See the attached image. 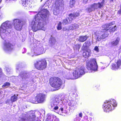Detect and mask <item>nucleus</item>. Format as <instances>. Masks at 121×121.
Here are the masks:
<instances>
[{
  "label": "nucleus",
  "instance_id": "nucleus-29",
  "mask_svg": "<svg viewBox=\"0 0 121 121\" xmlns=\"http://www.w3.org/2000/svg\"><path fill=\"white\" fill-rule=\"evenodd\" d=\"M75 3V0H70L69 3L70 6L71 8L72 7Z\"/></svg>",
  "mask_w": 121,
  "mask_h": 121
},
{
  "label": "nucleus",
  "instance_id": "nucleus-22",
  "mask_svg": "<svg viewBox=\"0 0 121 121\" xmlns=\"http://www.w3.org/2000/svg\"><path fill=\"white\" fill-rule=\"evenodd\" d=\"M91 54V50L89 49H87L83 52V56L85 58H86L88 57Z\"/></svg>",
  "mask_w": 121,
  "mask_h": 121
},
{
  "label": "nucleus",
  "instance_id": "nucleus-35",
  "mask_svg": "<svg viewBox=\"0 0 121 121\" xmlns=\"http://www.w3.org/2000/svg\"><path fill=\"white\" fill-rule=\"evenodd\" d=\"M5 69L7 72L9 73V72H10V68H6Z\"/></svg>",
  "mask_w": 121,
  "mask_h": 121
},
{
  "label": "nucleus",
  "instance_id": "nucleus-31",
  "mask_svg": "<svg viewBox=\"0 0 121 121\" xmlns=\"http://www.w3.org/2000/svg\"><path fill=\"white\" fill-rule=\"evenodd\" d=\"M59 114H61L63 112V108H61L59 109V111L58 112H57Z\"/></svg>",
  "mask_w": 121,
  "mask_h": 121
},
{
  "label": "nucleus",
  "instance_id": "nucleus-5",
  "mask_svg": "<svg viewBox=\"0 0 121 121\" xmlns=\"http://www.w3.org/2000/svg\"><path fill=\"white\" fill-rule=\"evenodd\" d=\"M85 68L83 66L77 67L73 73V77L70 72H68L65 78L68 79L77 78L85 74Z\"/></svg>",
  "mask_w": 121,
  "mask_h": 121
},
{
  "label": "nucleus",
  "instance_id": "nucleus-2",
  "mask_svg": "<svg viewBox=\"0 0 121 121\" xmlns=\"http://www.w3.org/2000/svg\"><path fill=\"white\" fill-rule=\"evenodd\" d=\"M49 14V12L47 10L43 9L36 15L31 25L33 31L39 30H45L44 26L48 20Z\"/></svg>",
  "mask_w": 121,
  "mask_h": 121
},
{
  "label": "nucleus",
  "instance_id": "nucleus-12",
  "mask_svg": "<svg viewBox=\"0 0 121 121\" xmlns=\"http://www.w3.org/2000/svg\"><path fill=\"white\" fill-rule=\"evenodd\" d=\"M108 31L104 28L102 31H99L97 33L96 35V40L100 41L101 39L106 38L108 37Z\"/></svg>",
  "mask_w": 121,
  "mask_h": 121
},
{
  "label": "nucleus",
  "instance_id": "nucleus-14",
  "mask_svg": "<svg viewBox=\"0 0 121 121\" xmlns=\"http://www.w3.org/2000/svg\"><path fill=\"white\" fill-rule=\"evenodd\" d=\"M79 14L78 12L73 14L71 13L69 14V17L68 18L63 20V24L64 25H66L68 24L69 22L70 23L72 20L75 19L76 17L79 16Z\"/></svg>",
  "mask_w": 121,
  "mask_h": 121
},
{
  "label": "nucleus",
  "instance_id": "nucleus-3",
  "mask_svg": "<svg viewBox=\"0 0 121 121\" xmlns=\"http://www.w3.org/2000/svg\"><path fill=\"white\" fill-rule=\"evenodd\" d=\"M68 98V95L64 94L56 96L49 106V108L52 111L56 112L59 108V106L61 107V104L65 106L68 104L69 106L72 105L70 108L74 110L75 106L73 104L72 105L73 101H69Z\"/></svg>",
  "mask_w": 121,
  "mask_h": 121
},
{
  "label": "nucleus",
  "instance_id": "nucleus-38",
  "mask_svg": "<svg viewBox=\"0 0 121 121\" xmlns=\"http://www.w3.org/2000/svg\"><path fill=\"white\" fill-rule=\"evenodd\" d=\"M118 13L119 14H120L121 13V5L120 9V10L118 11Z\"/></svg>",
  "mask_w": 121,
  "mask_h": 121
},
{
  "label": "nucleus",
  "instance_id": "nucleus-30",
  "mask_svg": "<svg viewBox=\"0 0 121 121\" xmlns=\"http://www.w3.org/2000/svg\"><path fill=\"white\" fill-rule=\"evenodd\" d=\"M10 85V83L8 82H7L4 84L3 85V87H7L8 86H9Z\"/></svg>",
  "mask_w": 121,
  "mask_h": 121
},
{
  "label": "nucleus",
  "instance_id": "nucleus-27",
  "mask_svg": "<svg viewBox=\"0 0 121 121\" xmlns=\"http://www.w3.org/2000/svg\"><path fill=\"white\" fill-rule=\"evenodd\" d=\"M29 2V0H22V4L24 7L28 6L27 3Z\"/></svg>",
  "mask_w": 121,
  "mask_h": 121
},
{
  "label": "nucleus",
  "instance_id": "nucleus-18",
  "mask_svg": "<svg viewBox=\"0 0 121 121\" xmlns=\"http://www.w3.org/2000/svg\"><path fill=\"white\" fill-rule=\"evenodd\" d=\"M29 73L27 72H24L21 73L18 76V77L21 80L23 81L28 80L30 78Z\"/></svg>",
  "mask_w": 121,
  "mask_h": 121
},
{
  "label": "nucleus",
  "instance_id": "nucleus-43",
  "mask_svg": "<svg viewBox=\"0 0 121 121\" xmlns=\"http://www.w3.org/2000/svg\"><path fill=\"white\" fill-rule=\"evenodd\" d=\"M8 0H6V2H7V1H8Z\"/></svg>",
  "mask_w": 121,
  "mask_h": 121
},
{
  "label": "nucleus",
  "instance_id": "nucleus-36",
  "mask_svg": "<svg viewBox=\"0 0 121 121\" xmlns=\"http://www.w3.org/2000/svg\"><path fill=\"white\" fill-rule=\"evenodd\" d=\"M52 43H54L56 41L55 39L54 38H52Z\"/></svg>",
  "mask_w": 121,
  "mask_h": 121
},
{
  "label": "nucleus",
  "instance_id": "nucleus-23",
  "mask_svg": "<svg viewBox=\"0 0 121 121\" xmlns=\"http://www.w3.org/2000/svg\"><path fill=\"white\" fill-rule=\"evenodd\" d=\"M120 40L119 38H117L115 40L111 42L112 45L113 46H117Z\"/></svg>",
  "mask_w": 121,
  "mask_h": 121
},
{
  "label": "nucleus",
  "instance_id": "nucleus-9",
  "mask_svg": "<svg viewBox=\"0 0 121 121\" xmlns=\"http://www.w3.org/2000/svg\"><path fill=\"white\" fill-rule=\"evenodd\" d=\"M46 97V95L43 93L38 94L35 98L33 99L31 102L34 104L42 103L45 100Z\"/></svg>",
  "mask_w": 121,
  "mask_h": 121
},
{
  "label": "nucleus",
  "instance_id": "nucleus-1",
  "mask_svg": "<svg viewBox=\"0 0 121 121\" xmlns=\"http://www.w3.org/2000/svg\"><path fill=\"white\" fill-rule=\"evenodd\" d=\"M12 27L10 22L7 21L3 23L0 26V35L3 40V48L6 52L9 53L13 50V46L10 43V37L7 36L9 29Z\"/></svg>",
  "mask_w": 121,
  "mask_h": 121
},
{
  "label": "nucleus",
  "instance_id": "nucleus-20",
  "mask_svg": "<svg viewBox=\"0 0 121 121\" xmlns=\"http://www.w3.org/2000/svg\"><path fill=\"white\" fill-rule=\"evenodd\" d=\"M121 68V60H118L116 62L113 63L112 65V70H116Z\"/></svg>",
  "mask_w": 121,
  "mask_h": 121
},
{
  "label": "nucleus",
  "instance_id": "nucleus-45",
  "mask_svg": "<svg viewBox=\"0 0 121 121\" xmlns=\"http://www.w3.org/2000/svg\"><path fill=\"white\" fill-rule=\"evenodd\" d=\"M1 0H0V3H1Z\"/></svg>",
  "mask_w": 121,
  "mask_h": 121
},
{
  "label": "nucleus",
  "instance_id": "nucleus-46",
  "mask_svg": "<svg viewBox=\"0 0 121 121\" xmlns=\"http://www.w3.org/2000/svg\"><path fill=\"white\" fill-rule=\"evenodd\" d=\"M6 103H7V101H6Z\"/></svg>",
  "mask_w": 121,
  "mask_h": 121
},
{
  "label": "nucleus",
  "instance_id": "nucleus-13",
  "mask_svg": "<svg viewBox=\"0 0 121 121\" xmlns=\"http://www.w3.org/2000/svg\"><path fill=\"white\" fill-rule=\"evenodd\" d=\"M58 0H56L55 3L56 5L55 8L53 11V12L54 14L57 15L60 13L63 9V6L64 4L62 3V2L61 1L62 3L61 4H58Z\"/></svg>",
  "mask_w": 121,
  "mask_h": 121
},
{
  "label": "nucleus",
  "instance_id": "nucleus-41",
  "mask_svg": "<svg viewBox=\"0 0 121 121\" xmlns=\"http://www.w3.org/2000/svg\"><path fill=\"white\" fill-rule=\"evenodd\" d=\"M105 68V67L104 66V67H101V69H104Z\"/></svg>",
  "mask_w": 121,
  "mask_h": 121
},
{
  "label": "nucleus",
  "instance_id": "nucleus-25",
  "mask_svg": "<svg viewBox=\"0 0 121 121\" xmlns=\"http://www.w3.org/2000/svg\"><path fill=\"white\" fill-rule=\"evenodd\" d=\"M78 116H77L76 117L73 119V121H80L81 119L79 117H82V113H79V114Z\"/></svg>",
  "mask_w": 121,
  "mask_h": 121
},
{
  "label": "nucleus",
  "instance_id": "nucleus-40",
  "mask_svg": "<svg viewBox=\"0 0 121 121\" xmlns=\"http://www.w3.org/2000/svg\"><path fill=\"white\" fill-rule=\"evenodd\" d=\"M84 1H85L84 2V1L83 2V3H84V4H86V2H87V1L86 0H83Z\"/></svg>",
  "mask_w": 121,
  "mask_h": 121
},
{
  "label": "nucleus",
  "instance_id": "nucleus-47",
  "mask_svg": "<svg viewBox=\"0 0 121 121\" xmlns=\"http://www.w3.org/2000/svg\"><path fill=\"white\" fill-rule=\"evenodd\" d=\"M86 117L87 118H88L87 117Z\"/></svg>",
  "mask_w": 121,
  "mask_h": 121
},
{
  "label": "nucleus",
  "instance_id": "nucleus-42",
  "mask_svg": "<svg viewBox=\"0 0 121 121\" xmlns=\"http://www.w3.org/2000/svg\"><path fill=\"white\" fill-rule=\"evenodd\" d=\"M16 69H17V70H19V69L17 68V66H16Z\"/></svg>",
  "mask_w": 121,
  "mask_h": 121
},
{
  "label": "nucleus",
  "instance_id": "nucleus-8",
  "mask_svg": "<svg viewBox=\"0 0 121 121\" xmlns=\"http://www.w3.org/2000/svg\"><path fill=\"white\" fill-rule=\"evenodd\" d=\"M50 83L52 87L58 90L60 88V87L62 84V80L57 77L51 78L49 80Z\"/></svg>",
  "mask_w": 121,
  "mask_h": 121
},
{
  "label": "nucleus",
  "instance_id": "nucleus-21",
  "mask_svg": "<svg viewBox=\"0 0 121 121\" xmlns=\"http://www.w3.org/2000/svg\"><path fill=\"white\" fill-rule=\"evenodd\" d=\"M79 27L78 24L74 23L71 24L69 27V30H75L77 29Z\"/></svg>",
  "mask_w": 121,
  "mask_h": 121
},
{
  "label": "nucleus",
  "instance_id": "nucleus-24",
  "mask_svg": "<svg viewBox=\"0 0 121 121\" xmlns=\"http://www.w3.org/2000/svg\"><path fill=\"white\" fill-rule=\"evenodd\" d=\"M17 95H14L11 97L10 101L12 102H13L16 101L17 99Z\"/></svg>",
  "mask_w": 121,
  "mask_h": 121
},
{
  "label": "nucleus",
  "instance_id": "nucleus-19",
  "mask_svg": "<svg viewBox=\"0 0 121 121\" xmlns=\"http://www.w3.org/2000/svg\"><path fill=\"white\" fill-rule=\"evenodd\" d=\"M46 121H60L59 118L53 114H48Z\"/></svg>",
  "mask_w": 121,
  "mask_h": 121
},
{
  "label": "nucleus",
  "instance_id": "nucleus-37",
  "mask_svg": "<svg viewBox=\"0 0 121 121\" xmlns=\"http://www.w3.org/2000/svg\"><path fill=\"white\" fill-rule=\"evenodd\" d=\"M2 73V69L0 68V77L1 76Z\"/></svg>",
  "mask_w": 121,
  "mask_h": 121
},
{
  "label": "nucleus",
  "instance_id": "nucleus-39",
  "mask_svg": "<svg viewBox=\"0 0 121 121\" xmlns=\"http://www.w3.org/2000/svg\"><path fill=\"white\" fill-rule=\"evenodd\" d=\"M68 28H69L67 29L66 27H64L63 28V30L64 31H65L66 30H67L68 29L69 30Z\"/></svg>",
  "mask_w": 121,
  "mask_h": 121
},
{
  "label": "nucleus",
  "instance_id": "nucleus-33",
  "mask_svg": "<svg viewBox=\"0 0 121 121\" xmlns=\"http://www.w3.org/2000/svg\"><path fill=\"white\" fill-rule=\"evenodd\" d=\"M94 50L97 52H98L99 51V49L98 47L96 46H95L94 48Z\"/></svg>",
  "mask_w": 121,
  "mask_h": 121
},
{
  "label": "nucleus",
  "instance_id": "nucleus-44",
  "mask_svg": "<svg viewBox=\"0 0 121 121\" xmlns=\"http://www.w3.org/2000/svg\"><path fill=\"white\" fill-rule=\"evenodd\" d=\"M22 41H24V40H23V39H22Z\"/></svg>",
  "mask_w": 121,
  "mask_h": 121
},
{
  "label": "nucleus",
  "instance_id": "nucleus-7",
  "mask_svg": "<svg viewBox=\"0 0 121 121\" xmlns=\"http://www.w3.org/2000/svg\"><path fill=\"white\" fill-rule=\"evenodd\" d=\"M87 69L91 72H94L97 70L98 66L95 59H91L86 63Z\"/></svg>",
  "mask_w": 121,
  "mask_h": 121
},
{
  "label": "nucleus",
  "instance_id": "nucleus-17",
  "mask_svg": "<svg viewBox=\"0 0 121 121\" xmlns=\"http://www.w3.org/2000/svg\"><path fill=\"white\" fill-rule=\"evenodd\" d=\"M104 1V0H103ZM104 1L101 3H98L96 4H94L91 5L90 7H89L88 9V11L90 12L94 10L95 9H98L99 8H101L103 5V3H104Z\"/></svg>",
  "mask_w": 121,
  "mask_h": 121
},
{
  "label": "nucleus",
  "instance_id": "nucleus-28",
  "mask_svg": "<svg viewBox=\"0 0 121 121\" xmlns=\"http://www.w3.org/2000/svg\"><path fill=\"white\" fill-rule=\"evenodd\" d=\"M62 23L60 22H59L58 23V26L57 27V30H60L62 29L61 26Z\"/></svg>",
  "mask_w": 121,
  "mask_h": 121
},
{
  "label": "nucleus",
  "instance_id": "nucleus-16",
  "mask_svg": "<svg viewBox=\"0 0 121 121\" xmlns=\"http://www.w3.org/2000/svg\"><path fill=\"white\" fill-rule=\"evenodd\" d=\"M115 24L114 22H113L110 23L109 24H106L105 25L103 26V27L106 30V31H107L109 29L110 32L112 33L114 32L117 29V27L116 26L114 27H111L110 26L113 25Z\"/></svg>",
  "mask_w": 121,
  "mask_h": 121
},
{
  "label": "nucleus",
  "instance_id": "nucleus-6",
  "mask_svg": "<svg viewBox=\"0 0 121 121\" xmlns=\"http://www.w3.org/2000/svg\"><path fill=\"white\" fill-rule=\"evenodd\" d=\"M117 105L116 101L111 99L105 102L103 105V108L104 112H109L113 110Z\"/></svg>",
  "mask_w": 121,
  "mask_h": 121
},
{
  "label": "nucleus",
  "instance_id": "nucleus-32",
  "mask_svg": "<svg viewBox=\"0 0 121 121\" xmlns=\"http://www.w3.org/2000/svg\"><path fill=\"white\" fill-rule=\"evenodd\" d=\"M86 42L84 43L83 45V46H82V48H84V49H86V48L88 47L87 46V45L86 44Z\"/></svg>",
  "mask_w": 121,
  "mask_h": 121
},
{
  "label": "nucleus",
  "instance_id": "nucleus-48",
  "mask_svg": "<svg viewBox=\"0 0 121 121\" xmlns=\"http://www.w3.org/2000/svg\"><path fill=\"white\" fill-rule=\"evenodd\" d=\"M78 47H79V46H78Z\"/></svg>",
  "mask_w": 121,
  "mask_h": 121
},
{
  "label": "nucleus",
  "instance_id": "nucleus-11",
  "mask_svg": "<svg viewBox=\"0 0 121 121\" xmlns=\"http://www.w3.org/2000/svg\"><path fill=\"white\" fill-rule=\"evenodd\" d=\"M44 52L43 48L40 45H37L34 47L32 50L31 53H30V55L33 57L34 55H39Z\"/></svg>",
  "mask_w": 121,
  "mask_h": 121
},
{
  "label": "nucleus",
  "instance_id": "nucleus-26",
  "mask_svg": "<svg viewBox=\"0 0 121 121\" xmlns=\"http://www.w3.org/2000/svg\"><path fill=\"white\" fill-rule=\"evenodd\" d=\"M88 38L86 35L85 36H82L79 37V41L80 42H83L86 40Z\"/></svg>",
  "mask_w": 121,
  "mask_h": 121
},
{
  "label": "nucleus",
  "instance_id": "nucleus-15",
  "mask_svg": "<svg viewBox=\"0 0 121 121\" xmlns=\"http://www.w3.org/2000/svg\"><path fill=\"white\" fill-rule=\"evenodd\" d=\"M35 67L39 70H43L46 67V62L45 60L39 61L35 65Z\"/></svg>",
  "mask_w": 121,
  "mask_h": 121
},
{
  "label": "nucleus",
  "instance_id": "nucleus-4",
  "mask_svg": "<svg viewBox=\"0 0 121 121\" xmlns=\"http://www.w3.org/2000/svg\"><path fill=\"white\" fill-rule=\"evenodd\" d=\"M19 121H41L37 116L35 111L31 110L26 112L20 116Z\"/></svg>",
  "mask_w": 121,
  "mask_h": 121
},
{
  "label": "nucleus",
  "instance_id": "nucleus-34",
  "mask_svg": "<svg viewBox=\"0 0 121 121\" xmlns=\"http://www.w3.org/2000/svg\"><path fill=\"white\" fill-rule=\"evenodd\" d=\"M86 43L87 46V47L89 46L90 45V44L89 42L87 41L85 42Z\"/></svg>",
  "mask_w": 121,
  "mask_h": 121
},
{
  "label": "nucleus",
  "instance_id": "nucleus-10",
  "mask_svg": "<svg viewBox=\"0 0 121 121\" xmlns=\"http://www.w3.org/2000/svg\"><path fill=\"white\" fill-rule=\"evenodd\" d=\"M25 23V22L21 19H16L13 20V24L14 26V28L17 30H21Z\"/></svg>",
  "mask_w": 121,
  "mask_h": 121
}]
</instances>
